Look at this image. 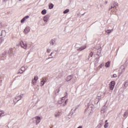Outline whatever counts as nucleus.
<instances>
[{
    "mask_svg": "<svg viewBox=\"0 0 128 128\" xmlns=\"http://www.w3.org/2000/svg\"><path fill=\"white\" fill-rule=\"evenodd\" d=\"M94 106L92 104H90L88 108L85 109L84 112H88V114H92V110H94Z\"/></svg>",
    "mask_w": 128,
    "mask_h": 128,
    "instance_id": "obj_1",
    "label": "nucleus"
},
{
    "mask_svg": "<svg viewBox=\"0 0 128 128\" xmlns=\"http://www.w3.org/2000/svg\"><path fill=\"white\" fill-rule=\"evenodd\" d=\"M20 46H22V48H24V50H26L28 48V44L21 41L20 42Z\"/></svg>",
    "mask_w": 128,
    "mask_h": 128,
    "instance_id": "obj_2",
    "label": "nucleus"
},
{
    "mask_svg": "<svg viewBox=\"0 0 128 128\" xmlns=\"http://www.w3.org/2000/svg\"><path fill=\"white\" fill-rule=\"evenodd\" d=\"M114 86H116V82L114 81H112L110 83V88L111 90H114Z\"/></svg>",
    "mask_w": 128,
    "mask_h": 128,
    "instance_id": "obj_3",
    "label": "nucleus"
},
{
    "mask_svg": "<svg viewBox=\"0 0 128 128\" xmlns=\"http://www.w3.org/2000/svg\"><path fill=\"white\" fill-rule=\"evenodd\" d=\"M7 52L9 56H12V54H14V48H10L8 50H7Z\"/></svg>",
    "mask_w": 128,
    "mask_h": 128,
    "instance_id": "obj_4",
    "label": "nucleus"
},
{
    "mask_svg": "<svg viewBox=\"0 0 128 128\" xmlns=\"http://www.w3.org/2000/svg\"><path fill=\"white\" fill-rule=\"evenodd\" d=\"M108 106L104 104L102 108H101V113L102 114H104V112H106Z\"/></svg>",
    "mask_w": 128,
    "mask_h": 128,
    "instance_id": "obj_5",
    "label": "nucleus"
},
{
    "mask_svg": "<svg viewBox=\"0 0 128 128\" xmlns=\"http://www.w3.org/2000/svg\"><path fill=\"white\" fill-rule=\"evenodd\" d=\"M30 32V26H26L24 30V32L25 34H28Z\"/></svg>",
    "mask_w": 128,
    "mask_h": 128,
    "instance_id": "obj_6",
    "label": "nucleus"
},
{
    "mask_svg": "<svg viewBox=\"0 0 128 128\" xmlns=\"http://www.w3.org/2000/svg\"><path fill=\"white\" fill-rule=\"evenodd\" d=\"M68 102V100H62V99L60 100V101L58 102V104H62L63 102H64L63 104V106H66V102Z\"/></svg>",
    "mask_w": 128,
    "mask_h": 128,
    "instance_id": "obj_7",
    "label": "nucleus"
},
{
    "mask_svg": "<svg viewBox=\"0 0 128 128\" xmlns=\"http://www.w3.org/2000/svg\"><path fill=\"white\" fill-rule=\"evenodd\" d=\"M72 78H74V75L73 74H71V75L68 76L66 78V82H70V80H72Z\"/></svg>",
    "mask_w": 128,
    "mask_h": 128,
    "instance_id": "obj_8",
    "label": "nucleus"
},
{
    "mask_svg": "<svg viewBox=\"0 0 128 128\" xmlns=\"http://www.w3.org/2000/svg\"><path fill=\"white\" fill-rule=\"evenodd\" d=\"M35 118L36 120V124H38L40 122V117L36 116Z\"/></svg>",
    "mask_w": 128,
    "mask_h": 128,
    "instance_id": "obj_9",
    "label": "nucleus"
},
{
    "mask_svg": "<svg viewBox=\"0 0 128 128\" xmlns=\"http://www.w3.org/2000/svg\"><path fill=\"white\" fill-rule=\"evenodd\" d=\"M49 19H50V15H46L44 18V20L46 22H48Z\"/></svg>",
    "mask_w": 128,
    "mask_h": 128,
    "instance_id": "obj_10",
    "label": "nucleus"
},
{
    "mask_svg": "<svg viewBox=\"0 0 128 128\" xmlns=\"http://www.w3.org/2000/svg\"><path fill=\"white\" fill-rule=\"evenodd\" d=\"M86 48V46H82L80 48L77 49V50L78 52H82V50H85V48Z\"/></svg>",
    "mask_w": 128,
    "mask_h": 128,
    "instance_id": "obj_11",
    "label": "nucleus"
},
{
    "mask_svg": "<svg viewBox=\"0 0 128 128\" xmlns=\"http://www.w3.org/2000/svg\"><path fill=\"white\" fill-rule=\"evenodd\" d=\"M30 18V16H26L25 17H24L20 21L21 24H22L26 20H28Z\"/></svg>",
    "mask_w": 128,
    "mask_h": 128,
    "instance_id": "obj_12",
    "label": "nucleus"
},
{
    "mask_svg": "<svg viewBox=\"0 0 128 128\" xmlns=\"http://www.w3.org/2000/svg\"><path fill=\"white\" fill-rule=\"evenodd\" d=\"M22 95H20V96L15 98V100H18L16 101V102H18V100H22Z\"/></svg>",
    "mask_w": 128,
    "mask_h": 128,
    "instance_id": "obj_13",
    "label": "nucleus"
},
{
    "mask_svg": "<svg viewBox=\"0 0 128 128\" xmlns=\"http://www.w3.org/2000/svg\"><path fill=\"white\" fill-rule=\"evenodd\" d=\"M118 6V4L116 2H113L112 4H111V8H116Z\"/></svg>",
    "mask_w": 128,
    "mask_h": 128,
    "instance_id": "obj_14",
    "label": "nucleus"
},
{
    "mask_svg": "<svg viewBox=\"0 0 128 128\" xmlns=\"http://www.w3.org/2000/svg\"><path fill=\"white\" fill-rule=\"evenodd\" d=\"M110 61H108L105 64L106 68H110Z\"/></svg>",
    "mask_w": 128,
    "mask_h": 128,
    "instance_id": "obj_15",
    "label": "nucleus"
},
{
    "mask_svg": "<svg viewBox=\"0 0 128 128\" xmlns=\"http://www.w3.org/2000/svg\"><path fill=\"white\" fill-rule=\"evenodd\" d=\"M6 54H8V50H6L2 53V56H6Z\"/></svg>",
    "mask_w": 128,
    "mask_h": 128,
    "instance_id": "obj_16",
    "label": "nucleus"
},
{
    "mask_svg": "<svg viewBox=\"0 0 128 128\" xmlns=\"http://www.w3.org/2000/svg\"><path fill=\"white\" fill-rule=\"evenodd\" d=\"M55 118H58L59 116H60V112H56L54 114Z\"/></svg>",
    "mask_w": 128,
    "mask_h": 128,
    "instance_id": "obj_17",
    "label": "nucleus"
},
{
    "mask_svg": "<svg viewBox=\"0 0 128 128\" xmlns=\"http://www.w3.org/2000/svg\"><path fill=\"white\" fill-rule=\"evenodd\" d=\"M48 8L50 9V10H52V8H54V4H49V6H48Z\"/></svg>",
    "mask_w": 128,
    "mask_h": 128,
    "instance_id": "obj_18",
    "label": "nucleus"
},
{
    "mask_svg": "<svg viewBox=\"0 0 128 128\" xmlns=\"http://www.w3.org/2000/svg\"><path fill=\"white\" fill-rule=\"evenodd\" d=\"M93 56H94V52H91L89 54L88 60H90V58H92Z\"/></svg>",
    "mask_w": 128,
    "mask_h": 128,
    "instance_id": "obj_19",
    "label": "nucleus"
},
{
    "mask_svg": "<svg viewBox=\"0 0 128 128\" xmlns=\"http://www.w3.org/2000/svg\"><path fill=\"white\" fill-rule=\"evenodd\" d=\"M41 14L44 15L46 14V9L43 10L42 11Z\"/></svg>",
    "mask_w": 128,
    "mask_h": 128,
    "instance_id": "obj_20",
    "label": "nucleus"
},
{
    "mask_svg": "<svg viewBox=\"0 0 128 128\" xmlns=\"http://www.w3.org/2000/svg\"><path fill=\"white\" fill-rule=\"evenodd\" d=\"M4 110H0V117L2 116H4Z\"/></svg>",
    "mask_w": 128,
    "mask_h": 128,
    "instance_id": "obj_21",
    "label": "nucleus"
},
{
    "mask_svg": "<svg viewBox=\"0 0 128 128\" xmlns=\"http://www.w3.org/2000/svg\"><path fill=\"white\" fill-rule=\"evenodd\" d=\"M20 70H21L22 72H26V68H25V67L22 66V67L21 68Z\"/></svg>",
    "mask_w": 128,
    "mask_h": 128,
    "instance_id": "obj_22",
    "label": "nucleus"
},
{
    "mask_svg": "<svg viewBox=\"0 0 128 128\" xmlns=\"http://www.w3.org/2000/svg\"><path fill=\"white\" fill-rule=\"evenodd\" d=\"M50 44L54 46V40L53 39H52L51 40L50 42Z\"/></svg>",
    "mask_w": 128,
    "mask_h": 128,
    "instance_id": "obj_23",
    "label": "nucleus"
},
{
    "mask_svg": "<svg viewBox=\"0 0 128 128\" xmlns=\"http://www.w3.org/2000/svg\"><path fill=\"white\" fill-rule=\"evenodd\" d=\"M46 84V82H44V80H42L40 82V86H44V84Z\"/></svg>",
    "mask_w": 128,
    "mask_h": 128,
    "instance_id": "obj_24",
    "label": "nucleus"
},
{
    "mask_svg": "<svg viewBox=\"0 0 128 128\" xmlns=\"http://www.w3.org/2000/svg\"><path fill=\"white\" fill-rule=\"evenodd\" d=\"M70 12V9H66L64 11V14H68V12Z\"/></svg>",
    "mask_w": 128,
    "mask_h": 128,
    "instance_id": "obj_25",
    "label": "nucleus"
},
{
    "mask_svg": "<svg viewBox=\"0 0 128 128\" xmlns=\"http://www.w3.org/2000/svg\"><path fill=\"white\" fill-rule=\"evenodd\" d=\"M32 84H33V86H36V81L34 80H32Z\"/></svg>",
    "mask_w": 128,
    "mask_h": 128,
    "instance_id": "obj_26",
    "label": "nucleus"
},
{
    "mask_svg": "<svg viewBox=\"0 0 128 128\" xmlns=\"http://www.w3.org/2000/svg\"><path fill=\"white\" fill-rule=\"evenodd\" d=\"M128 110H127L124 114V116L126 118V116H128Z\"/></svg>",
    "mask_w": 128,
    "mask_h": 128,
    "instance_id": "obj_27",
    "label": "nucleus"
},
{
    "mask_svg": "<svg viewBox=\"0 0 128 128\" xmlns=\"http://www.w3.org/2000/svg\"><path fill=\"white\" fill-rule=\"evenodd\" d=\"M94 64H98V62H100V60H98L96 58L94 60Z\"/></svg>",
    "mask_w": 128,
    "mask_h": 128,
    "instance_id": "obj_28",
    "label": "nucleus"
},
{
    "mask_svg": "<svg viewBox=\"0 0 128 128\" xmlns=\"http://www.w3.org/2000/svg\"><path fill=\"white\" fill-rule=\"evenodd\" d=\"M104 128H108V123L107 122L104 125Z\"/></svg>",
    "mask_w": 128,
    "mask_h": 128,
    "instance_id": "obj_29",
    "label": "nucleus"
},
{
    "mask_svg": "<svg viewBox=\"0 0 128 128\" xmlns=\"http://www.w3.org/2000/svg\"><path fill=\"white\" fill-rule=\"evenodd\" d=\"M34 80L36 82V80H38V76H35L34 77Z\"/></svg>",
    "mask_w": 128,
    "mask_h": 128,
    "instance_id": "obj_30",
    "label": "nucleus"
},
{
    "mask_svg": "<svg viewBox=\"0 0 128 128\" xmlns=\"http://www.w3.org/2000/svg\"><path fill=\"white\" fill-rule=\"evenodd\" d=\"M100 52H102V51L98 52L96 55L100 56Z\"/></svg>",
    "mask_w": 128,
    "mask_h": 128,
    "instance_id": "obj_31",
    "label": "nucleus"
},
{
    "mask_svg": "<svg viewBox=\"0 0 128 128\" xmlns=\"http://www.w3.org/2000/svg\"><path fill=\"white\" fill-rule=\"evenodd\" d=\"M104 66V64H102L99 66V68H102Z\"/></svg>",
    "mask_w": 128,
    "mask_h": 128,
    "instance_id": "obj_32",
    "label": "nucleus"
},
{
    "mask_svg": "<svg viewBox=\"0 0 128 128\" xmlns=\"http://www.w3.org/2000/svg\"><path fill=\"white\" fill-rule=\"evenodd\" d=\"M60 90L58 88V89H57V90H56V92H55L56 93V94H58V92H60Z\"/></svg>",
    "mask_w": 128,
    "mask_h": 128,
    "instance_id": "obj_33",
    "label": "nucleus"
},
{
    "mask_svg": "<svg viewBox=\"0 0 128 128\" xmlns=\"http://www.w3.org/2000/svg\"><path fill=\"white\" fill-rule=\"evenodd\" d=\"M102 94V92H100L98 95V98H100V96H100V94Z\"/></svg>",
    "mask_w": 128,
    "mask_h": 128,
    "instance_id": "obj_34",
    "label": "nucleus"
},
{
    "mask_svg": "<svg viewBox=\"0 0 128 128\" xmlns=\"http://www.w3.org/2000/svg\"><path fill=\"white\" fill-rule=\"evenodd\" d=\"M70 114L72 116L74 114V112H72V109L71 110L70 112Z\"/></svg>",
    "mask_w": 128,
    "mask_h": 128,
    "instance_id": "obj_35",
    "label": "nucleus"
},
{
    "mask_svg": "<svg viewBox=\"0 0 128 128\" xmlns=\"http://www.w3.org/2000/svg\"><path fill=\"white\" fill-rule=\"evenodd\" d=\"M102 123L99 124L97 126V127H99V128H102Z\"/></svg>",
    "mask_w": 128,
    "mask_h": 128,
    "instance_id": "obj_36",
    "label": "nucleus"
},
{
    "mask_svg": "<svg viewBox=\"0 0 128 128\" xmlns=\"http://www.w3.org/2000/svg\"><path fill=\"white\" fill-rule=\"evenodd\" d=\"M117 76L116 74H114L113 76H112V78H116Z\"/></svg>",
    "mask_w": 128,
    "mask_h": 128,
    "instance_id": "obj_37",
    "label": "nucleus"
},
{
    "mask_svg": "<svg viewBox=\"0 0 128 128\" xmlns=\"http://www.w3.org/2000/svg\"><path fill=\"white\" fill-rule=\"evenodd\" d=\"M2 28V23H0V28Z\"/></svg>",
    "mask_w": 128,
    "mask_h": 128,
    "instance_id": "obj_38",
    "label": "nucleus"
},
{
    "mask_svg": "<svg viewBox=\"0 0 128 128\" xmlns=\"http://www.w3.org/2000/svg\"><path fill=\"white\" fill-rule=\"evenodd\" d=\"M42 80H44L45 82V83L46 82V78H43Z\"/></svg>",
    "mask_w": 128,
    "mask_h": 128,
    "instance_id": "obj_39",
    "label": "nucleus"
},
{
    "mask_svg": "<svg viewBox=\"0 0 128 128\" xmlns=\"http://www.w3.org/2000/svg\"><path fill=\"white\" fill-rule=\"evenodd\" d=\"M47 52H50V49H48Z\"/></svg>",
    "mask_w": 128,
    "mask_h": 128,
    "instance_id": "obj_40",
    "label": "nucleus"
},
{
    "mask_svg": "<svg viewBox=\"0 0 128 128\" xmlns=\"http://www.w3.org/2000/svg\"><path fill=\"white\" fill-rule=\"evenodd\" d=\"M66 98V96L62 98V100H64V99Z\"/></svg>",
    "mask_w": 128,
    "mask_h": 128,
    "instance_id": "obj_41",
    "label": "nucleus"
},
{
    "mask_svg": "<svg viewBox=\"0 0 128 128\" xmlns=\"http://www.w3.org/2000/svg\"><path fill=\"white\" fill-rule=\"evenodd\" d=\"M52 54H54V52H52L50 55H49V56H52Z\"/></svg>",
    "mask_w": 128,
    "mask_h": 128,
    "instance_id": "obj_42",
    "label": "nucleus"
},
{
    "mask_svg": "<svg viewBox=\"0 0 128 128\" xmlns=\"http://www.w3.org/2000/svg\"><path fill=\"white\" fill-rule=\"evenodd\" d=\"M110 32H111L110 30H108V34H110Z\"/></svg>",
    "mask_w": 128,
    "mask_h": 128,
    "instance_id": "obj_43",
    "label": "nucleus"
},
{
    "mask_svg": "<svg viewBox=\"0 0 128 128\" xmlns=\"http://www.w3.org/2000/svg\"><path fill=\"white\" fill-rule=\"evenodd\" d=\"M112 6L110 5V8H109V10H112Z\"/></svg>",
    "mask_w": 128,
    "mask_h": 128,
    "instance_id": "obj_44",
    "label": "nucleus"
},
{
    "mask_svg": "<svg viewBox=\"0 0 128 128\" xmlns=\"http://www.w3.org/2000/svg\"><path fill=\"white\" fill-rule=\"evenodd\" d=\"M100 56H99L98 58H96L98 60H100Z\"/></svg>",
    "mask_w": 128,
    "mask_h": 128,
    "instance_id": "obj_45",
    "label": "nucleus"
},
{
    "mask_svg": "<svg viewBox=\"0 0 128 128\" xmlns=\"http://www.w3.org/2000/svg\"><path fill=\"white\" fill-rule=\"evenodd\" d=\"M22 72H18V74H22Z\"/></svg>",
    "mask_w": 128,
    "mask_h": 128,
    "instance_id": "obj_46",
    "label": "nucleus"
},
{
    "mask_svg": "<svg viewBox=\"0 0 128 128\" xmlns=\"http://www.w3.org/2000/svg\"><path fill=\"white\" fill-rule=\"evenodd\" d=\"M78 128H82V126H79Z\"/></svg>",
    "mask_w": 128,
    "mask_h": 128,
    "instance_id": "obj_47",
    "label": "nucleus"
},
{
    "mask_svg": "<svg viewBox=\"0 0 128 128\" xmlns=\"http://www.w3.org/2000/svg\"><path fill=\"white\" fill-rule=\"evenodd\" d=\"M76 110H78V108H75V110H74V112H76Z\"/></svg>",
    "mask_w": 128,
    "mask_h": 128,
    "instance_id": "obj_48",
    "label": "nucleus"
},
{
    "mask_svg": "<svg viewBox=\"0 0 128 128\" xmlns=\"http://www.w3.org/2000/svg\"><path fill=\"white\" fill-rule=\"evenodd\" d=\"M1 36H2V30L1 32Z\"/></svg>",
    "mask_w": 128,
    "mask_h": 128,
    "instance_id": "obj_49",
    "label": "nucleus"
},
{
    "mask_svg": "<svg viewBox=\"0 0 128 128\" xmlns=\"http://www.w3.org/2000/svg\"><path fill=\"white\" fill-rule=\"evenodd\" d=\"M50 57L47 58L46 60H50Z\"/></svg>",
    "mask_w": 128,
    "mask_h": 128,
    "instance_id": "obj_50",
    "label": "nucleus"
},
{
    "mask_svg": "<svg viewBox=\"0 0 128 128\" xmlns=\"http://www.w3.org/2000/svg\"><path fill=\"white\" fill-rule=\"evenodd\" d=\"M103 94H106V92H104Z\"/></svg>",
    "mask_w": 128,
    "mask_h": 128,
    "instance_id": "obj_51",
    "label": "nucleus"
},
{
    "mask_svg": "<svg viewBox=\"0 0 128 128\" xmlns=\"http://www.w3.org/2000/svg\"><path fill=\"white\" fill-rule=\"evenodd\" d=\"M50 58H54V57L53 56L50 57Z\"/></svg>",
    "mask_w": 128,
    "mask_h": 128,
    "instance_id": "obj_52",
    "label": "nucleus"
},
{
    "mask_svg": "<svg viewBox=\"0 0 128 128\" xmlns=\"http://www.w3.org/2000/svg\"><path fill=\"white\" fill-rule=\"evenodd\" d=\"M66 96H68V92H66Z\"/></svg>",
    "mask_w": 128,
    "mask_h": 128,
    "instance_id": "obj_53",
    "label": "nucleus"
},
{
    "mask_svg": "<svg viewBox=\"0 0 128 128\" xmlns=\"http://www.w3.org/2000/svg\"><path fill=\"white\" fill-rule=\"evenodd\" d=\"M105 4H108V2H106Z\"/></svg>",
    "mask_w": 128,
    "mask_h": 128,
    "instance_id": "obj_54",
    "label": "nucleus"
},
{
    "mask_svg": "<svg viewBox=\"0 0 128 128\" xmlns=\"http://www.w3.org/2000/svg\"><path fill=\"white\" fill-rule=\"evenodd\" d=\"M2 82V80H0V82Z\"/></svg>",
    "mask_w": 128,
    "mask_h": 128,
    "instance_id": "obj_55",
    "label": "nucleus"
},
{
    "mask_svg": "<svg viewBox=\"0 0 128 128\" xmlns=\"http://www.w3.org/2000/svg\"><path fill=\"white\" fill-rule=\"evenodd\" d=\"M108 122V120H106V121H105V122Z\"/></svg>",
    "mask_w": 128,
    "mask_h": 128,
    "instance_id": "obj_56",
    "label": "nucleus"
},
{
    "mask_svg": "<svg viewBox=\"0 0 128 128\" xmlns=\"http://www.w3.org/2000/svg\"><path fill=\"white\" fill-rule=\"evenodd\" d=\"M5 0V2H8V0Z\"/></svg>",
    "mask_w": 128,
    "mask_h": 128,
    "instance_id": "obj_57",
    "label": "nucleus"
},
{
    "mask_svg": "<svg viewBox=\"0 0 128 128\" xmlns=\"http://www.w3.org/2000/svg\"><path fill=\"white\" fill-rule=\"evenodd\" d=\"M97 128H102V127H98V126H97Z\"/></svg>",
    "mask_w": 128,
    "mask_h": 128,
    "instance_id": "obj_58",
    "label": "nucleus"
},
{
    "mask_svg": "<svg viewBox=\"0 0 128 128\" xmlns=\"http://www.w3.org/2000/svg\"><path fill=\"white\" fill-rule=\"evenodd\" d=\"M126 86V84H124V86Z\"/></svg>",
    "mask_w": 128,
    "mask_h": 128,
    "instance_id": "obj_59",
    "label": "nucleus"
},
{
    "mask_svg": "<svg viewBox=\"0 0 128 128\" xmlns=\"http://www.w3.org/2000/svg\"><path fill=\"white\" fill-rule=\"evenodd\" d=\"M98 101L97 102V104H98Z\"/></svg>",
    "mask_w": 128,
    "mask_h": 128,
    "instance_id": "obj_60",
    "label": "nucleus"
},
{
    "mask_svg": "<svg viewBox=\"0 0 128 128\" xmlns=\"http://www.w3.org/2000/svg\"><path fill=\"white\" fill-rule=\"evenodd\" d=\"M98 100H100V98H98Z\"/></svg>",
    "mask_w": 128,
    "mask_h": 128,
    "instance_id": "obj_61",
    "label": "nucleus"
},
{
    "mask_svg": "<svg viewBox=\"0 0 128 128\" xmlns=\"http://www.w3.org/2000/svg\"><path fill=\"white\" fill-rule=\"evenodd\" d=\"M20 1L22 0H19Z\"/></svg>",
    "mask_w": 128,
    "mask_h": 128,
    "instance_id": "obj_62",
    "label": "nucleus"
}]
</instances>
